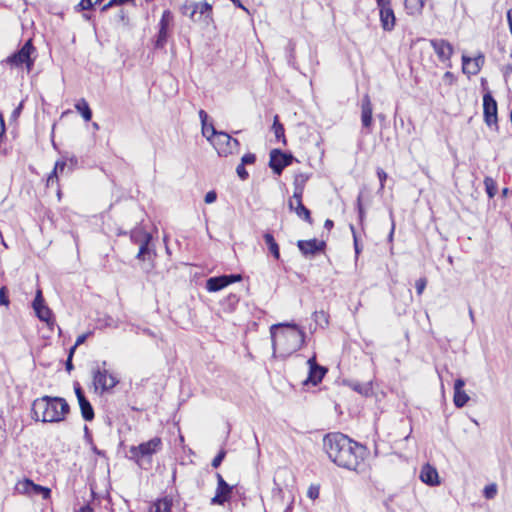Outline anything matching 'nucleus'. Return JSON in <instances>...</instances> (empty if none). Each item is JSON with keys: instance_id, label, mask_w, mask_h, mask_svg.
Masks as SVG:
<instances>
[{"instance_id": "1", "label": "nucleus", "mask_w": 512, "mask_h": 512, "mask_svg": "<svg viewBox=\"0 0 512 512\" xmlns=\"http://www.w3.org/2000/svg\"><path fill=\"white\" fill-rule=\"evenodd\" d=\"M323 449L333 463L352 471H358L367 456L365 446L340 432L326 434Z\"/></svg>"}, {"instance_id": "2", "label": "nucleus", "mask_w": 512, "mask_h": 512, "mask_svg": "<svg viewBox=\"0 0 512 512\" xmlns=\"http://www.w3.org/2000/svg\"><path fill=\"white\" fill-rule=\"evenodd\" d=\"M272 347L274 352L285 350L297 352L305 341L304 331L295 323H277L270 327Z\"/></svg>"}, {"instance_id": "3", "label": "nucleus", "mask_w": 512, "mask_h": 512, "mask_svg": "<svg viewBox=\"0 0 512 512\" xmlns=\"http://www.w3.org/2000/svg\"><path fill=\"white\" fill-rule=\"evenodd\" d=\"M31 410L36 421L59 423L69 414L70 406L62 397L45 395L33 401Z\"/></svg>"}, {"instance_id": "4", "label": "nucleus", "mask_w": 512, "mask_h": 512, "mask_svg": "<svg viewBox=\"0 0 512 512\" xmlns=\"http://www.w3.org/2000/svg\"><path fill=\"white\" fill-rule=\"evenodd\" d=\"M35 52L32 40H27L24 45L15 53L10 55L5 61L11 66L20 67L25 65L28 72L34 66V58L31 56Z\"/></svg>"}, {"instance_id": "5", "label": "nucleus", "mask_w": 512, "mask_h": 512, "mask_svg": "<svg viewBox=\"0 0 512 512\" xmlns=\"http://www.w3.org/2000/svg\"><path fill=\"white\" fill-rule=\"evenodd\" d=\"M162 446V439L160 437H154L138 446H131L129 449L130 458L139 464L141 459L151 458L152 455L159 452Z\"/></svg>"}, {"instance_id": "6", "label": "nucleus", "mask_w": 512, "mask_h": 512, "mask_svg": "<svg viewBox=\"0 0 512 512\" xmlns=\"http://www.w3.org/2000/svg\"><path fill=\"white\" fill-rule=\"evenodd\" d=\"M131 241L139 245V251L137 253V259L146 260L150 259L152 255H155L154 251L150 248L152 235L146 232L143 228H134L130 233Z\"/></svg>"}, {"instance_id": "7", "label": "nucleus", "mask_w": 512, "mask_h": 512, "mask_svg": "<svg viewBox=\"0 0 512 512\" xmlns=\"http://www.w3.org/2000/svg\"><path fill=\"white\" fill-rule=\"evenodd\" d=\"M118 382L119 380L106 369V362H103L101 366L98 365L93 370V384L95 389H100L102 393L114 388Z\"/></svg>"}, {"instance_id": "8", "label": "nucleus", "mask_w": 512, "mask_h": 512, "mask_svg": "<svg viewBox=\"0 0 512 512\" xmlns=\"http://www.w3.org/2000/svg\"><path fill=\"white\" fill-rule=\"evenodd\" d=\"M211 143L219 156H228L229 154H232L239 146L237 139L232 138L229 134L222 131H220L213 138Z\"/></svg>"}, {"instance_id": "9", "label": "nucleus", "mask_w": 512, "mask_h": 512, "mask_svg": "<svg viewBox=\"0 0 512 512\" xmlns=\"http://www.w3.org/2000/svg\"><path fill=\"white\" fill-rule=\"evenodd\" d=\"M379 8L380 22L384 31H392L395 27L396 17L392 9L391 0H376Z\"/></svg>"}, {"instance_id": "10", "label": "nucleus", "mask_w": 512, "mask_h": 512, "mask_svg": "<svg viewBox=\"0 0 512 512\" xmlns=\"http://www.w3.org/2000/svg\"><path fill=\"white\" fill-rule=\"evenodd\" d=\"M307 364L309 366V371L307 378L303 381V385L316 386L322 381L323 377L325 376L328 370L326 367L319 365L317 363L316 354H314L311 358L307 360Z\"/></svg>"}, {"instance_id": "11", "label": "nucleus", "mask_w": 512, "mask_h": 512, "mask_svg": "<svg viewBox=\"0 0 512 512\" xmlns=\"http://www.w3.org/2000/svg\"><path fill=\"white\" fill-rule=\"evenodd\" d=\"M293 155L284 153L279 149H274L270 152L269 167L277 175H280L283 169L289 166L293 161Z\"/></svg>"}, {"instance_id": "12", "label": "nucleus", "mask_w": 512, "mask_h": 512, "mask_svg": "<svg viewBox=\"0 0 512 512\" xmlns=\"http://www.w3.org/2000/svg\"><path fill=\"white\" fill-rule=\"evenodd\" d=\"M242 279L240 274L222 275L211 277L206 281V289L209 292H217L228 285L238 282Z\"/></svg>"}, {"instance_id": "13", "label": "nucleus", "mask_w": 512, "mask_h": 512, "mask_svg": "<svg viewBox=\"0 0 512 512\" xmlns=\"http://www.w3.org/2000/svg\"><path fill=\"white\" fill-rule=\"evenodd\" d=\"M185 14H189V17L193 21H198L202 16L206 19L212 20V6L207 2H196L189 6L184 7Z\"/></svg>"}, {"instance_id": "14", "label": "nucleus", "mask_w": 512, "mask_h": 512, "mask_svg": "<svg viewBox=\"0 0 512 512\" xmlns=\"http://www.w3.org/2000/svg\"><path fill=\"white\" fill-rule=\"evenodd\" d=\"M74 391L81 410V415L85 421H92L95 417L94 409L90 401L86 398L85 393L78 382L74 383Z\"/></svg>"}, {"instance_id": "15", "label": "nucleus", "mask_w": 512, "mask_h": 512, "mask_svg": "<svg viewBox=\"0 0 512 512\" xmlns=\"http://www.w3.org/2000/svg\"><path fill=\"white\" fill-rule=\"evenodd\" d=\"M172 14L170 11L166 10L163 12L160 22H159V32L155 41V48H164L168 39V29L172 22Z\"/></svg>"}, {"instance_id": "16", "label": "nucleus", "mask_w": 512, "mask_h": 512, "mask_svg": "<svg viewBox=\"0 0 512 512\" xmlns=\"http://www.w3.org/2000/svg\"><path fill=\"white\" fill-rule=\"evenodd\" d=\"M217 489L216 494L212 498L211 503L217 505H223L226 501L229 500L230 494L232 492V486H230L221 476V474L217 473Z\"/></svg>"}, {"instance_id": "17", "label": "nucleus", "mask_w": 512, "mask_h": 512, "mask_svg": "<svg viewBox=\"0 0 512 512\" xmlns=\"http://www.w3.org/2000/svg\"><path fill=\"white\" fill-rule=\"evenodd\" d=\"M430 44L441 62H450L454 49L448 41L444 39H432L430 40Z\"/></svg>"}, {"instance_id": "18", "label": "nucleus", "mask_w": 512, "mask_h": 512, "mask_svg": "<svg viewBox=\"0 0 512 512\" xmlns=\"http://www.w3.org/2000/svg\"><path fill=\"white\" fill-rule=\"evenodd\" d=\"M297 247L304 256H314L319 252L324 251L326 243L317 239L299 240Z\"/></svg>"}, {"instance_id": "19", "label": "nucleus", "mask_w": 512, "mask_h": 512, "mask_svg": "<svg viewBox=\"0 0 512 512\" xmlns=\"http://www.w3.org/2000/svg\"><path fill=\"white\" fill-rule=\"evenodd\" d=\"M484 118L487 125L497 123V102L490 93L483 96Z\"/></svg>"}, {"instance_id": "20", "label": "nucleus", "mask_w": 512, "mask_h": 512, "mask_svg": "<svg viewBox=\"0 0 512 512\" xmlns=\"http://www.w3.org/2000/svg\"><path fill=\"white\" fill-rule=\"evenodd\" d=\"M33 308L37 317L41 321L49 322L51 318V310L44 304L41 290H38L33 301Z\"/></svg>"}, {"instance_id": "21", "label": "nucleus", "mask_w": 512, "mask_h": 512, "mask_svg": "<svg viewBox=\"0 0 512 512\" xmlns=\"http://www.w3.org/2000/svg\"><path fill=\"white\" fill-rule=\"evenodd\" d=\"M420 479L423 483L429 486H436L440 484L437 469L430 464H425L420 471Z\"/></svg>"}, {"instance_id": "22", "label": "nucleus", "mask_w": 512, "mask_h": 512, "mask_svg": "<svg viewBox=\"0 0 512 512\" xmlns=\"http://www.w3.org/2000/svg\"><path fill=\"white\" fill-rule=\"evenodd\" d=\"M465 386V381L462 378H459L454 383V404L458 408L464 407L467 402L469 401V396L467 393L463 390V387Z\"/></svg>"}, {"instance_id": "23", "label": "nucleus", "mask_w": 512, "mask_h": 512, "mask_svg": "<svg viewBox=\"0 0 512 512\" xmlns=\"http://www.w3.org/2000/svg\"><path fill=\"white\" fill-rule=\"evenodd\" d=\"M290 210L295 211L297 216L309 224L312 223L311 213L308 208H306L302 203V197L293 198V200L289 201Z\"/></svg>"}, {"instance_id": "24", "label": "nucleus", "mask_w": 512, "mask_h": 512, "mask_svg": "<svg viewBox=\"0 0 512 512\" xmlns=\"http://www.w3.org/2000/svg\"><path fill=\"white\" fill-rule=\"evenodd\" d=\"M463 62V72L470 75H476L480 69L481 65L484 63V58L482 56L471 59L467 56L462 57Z\"/></svg>"}, {"instance_id": "25", "label": "nucleus", "mask_w": 512, "mask_h": 512, "mask_svg": "<svg viewBox=\"0 0 512 512\" xmlns=\"http://www.w3.org/2000/svg\"><path fill=\"white\" fill-rule=\"evenodd\" d=\"M309 176L304 173H298L294 177V192H293V198H299L303 196L304 188L306 185V182L308 181Z\"/></svg>"}, {"instance_id": "26", "label": "nucleus", "mask_w": 512, "mask_h": 512, "mask_svg": "<svg viewBox=\"0 0 512 512\" xmlns=\"http://www.w3.org/2000/svg\"><path fill=\"white\" fill-rule=\"evenodd\" d=\"M30 488H33L34 490H41L45 492V495H49L50 493V490L48 488L36 485L30 479H24L23 481L18 482L16 485V490L20 493H26L29 491Z\"/></svg>"}, {"instance_id": "27", "label": "nucleus", "mask_w": 512, "mask_h": 512, "mask_svg": "<svg viewBox=\"0 0 512 512\" xmlns=\"http://www.w3.org/2000/svg\"><path fill=\"white\" fill-rule=\"evenodd\" d=\"M66 168V162L65 161H57L55 163L53 171L50 173V175L47 178V187L52 186L54 183L58 182V175L62 174Z\"/></svg>"}, {"instance_id": "28", "label": "nucleus", "mask_w": 512, "mask_h": 512, "mask_svg": "<svg viewBox=\"0 0 512 512\" xmlns=\"http://www.w3.org/2000/svg\"><path fill=\"white\" fill-rule=\"evenodd\" d=\"M263 238H264V241H265L270 253L273 255V257L275 259H279L280 258V249H279L277 242L274 239V236L271 233H265Z\"/></svg>"}, {"instance_id": "29", "label": "nucleus", "mask_w": 512, "mask_h": 512, "mask_svg": "<svg viewBox=\"0 0 512 512\" xmlns=\"http://www.w3.org/2000/svg\"><path fill=\"white\" fill-rule=\"evenodd\" d=\"M75 109L81 114L85 121H90L92 119V111L88 102L84 98H81L75 104Z\"/></svg>"}, {"instance_id": "30", "label": "nucleus", "mask_w": 512, "mask_h": 512, "mask_svg": "<svg viewBox=\"0 0 512 512\" xmlns=\"http://www.w3.org/2000/svg\"><path fill=\"white\" fill-rule=\"evenodd\" d=\"M312 318L315 322V329L317 327L324 329L329 324V315L323 310L315 311L312 315Z\"/></svg>"}, {"instance_id": "31", "label": "nucleus", "mask_w": 512, "mask_h": 512, "mask_svg": "<svg viewBox=\"0 0 512 512\" xmlns=\"http://www.w3.org/2000/svg\"><path fill=\"white\" fill-rule=\"evenodd\" d=\"M424 5L425 0H405V8L411 15L421 13Z\"/></svg>"}, {"instance_id": "32", "label": "nucleus", "mask_w": 512, "mask_h": 512, "mask_svg": "<svg viewBox=\"0 0 512 512\" xmlns=\"http://www.w3.org/2000/svg\"><path fill=\"white\" fill-rule=\"evenodd\" d=\"M172 501L168 498L157 500L153 504L154 512H171Z\"/></svg>"}, {"instance_id": "33", "label": "nucleus", "mask_w": 512, "mask_h": 512, "mask_svg": "<svg viewBox=\"0 0 512 512\" xmlns=\"http://www.w3.org/2000/svg\"><path fill=\"white\" fill-rule=\"evenodd\" d=\"M272 129L277 140L282 139L283 143H285L284 126L280 123L278 115L274 116Z\"/></svg>"}, {"instance_id": "34", "label": "nucleus", "mask_w": 512, "mask_h": 512, "mask_svg": "<svg viewBox=\"0 0 512 512\" xmlns=\"http://www.w3.org/2000/svg\"><path fill=\"white\" fill-rule=\"evenodd\" d=\"M484 185H485V190H486L488 197L490 199L493 198L497 193L496 181L493 178L487 176L484 179Z\"/></svg>"}, {"instance_id": "35", "label": "nucleus", "mask_w": 512, "mask_h": 512, "mask_svg": "<svg viewBox=\"0 0 512 512\" xmlns=\"http://www.w3.org/2000/svg\"><path fill=\"white\" fill-rule=\"evenodd\" d=\"M212 123H203L202 125V134L207 138L208 141L212 142L213 138L219 133Z\"/></svg>"}, {"instance_id": "36", "label": "nucleus", "mask_w": 512, "mask_h": 512, "mask_svg": "<svg viewBox=\"0 0 512 512\" xmlns=\"http://www.w3.org/2000/svg\"><path fill=\"white\" fill-rule=\"evenodd\" d=\"M352 388H353V390H355L356 392H358L364 396H368L372 391L371 385L369 383H366V384L356 383V384H353Z\"/></svg>"}, {"instance_id": "37", "label": "nucleus", "mask_w": 512, "mask_h": 512, "mask_svg": "<svg viewBox=\"0 0 512 512\" xmlns=\"http://www.w3.org/2000/svg\"><path fill=\"white\" fill-rule=\"evenodd\" d=\"M497 494V485L496 484H490L485 486L483 495L487 499H493Z\"/></svg>"}, {"instance_id": "38", "label": "nucleus", "mask_w": 512, "mask_h": 512, "mask_svg": "<svg viewBox=\"0 0 512 512\" xmlns=\"http://www.w3.org/2000/svg\"><path fill=\"white\" fill-rule=\"evenodd\" d=\"M361 112H373L371 99L368 94H365L362 98Z\"/></svg>"}, {"instance_id": "39", "label": "nucleus", "mask_w": 512, "mask_h": 512, "mask_svg": "<svg viewBox=\"0 0 512 512\" xmlns=\"http://www.w3.org/2000/svg\"><path fill=\"white\" fill-rule=\"evenodd\" d=\"M10 304V300L8 297V290L6 286H2L0 288V306L8 307Z\"/></svg>"}, {"instance_id": "40", "label": "nucleus", "mask_w": 512, "mask_h": 512, "mask_svg": "<svg viewBox=\"0 0 512 512\" xmlns=\"http://www.w3.org/2000/svg\"><path fill=\"white\" fill-rule=\"evenodd\" d=\"M93 333L92 332H87V333H84V334H81L77 337L76 339V342L75 344L69 349L68 352H75L76 348L81 345L82 343H84L86 341V339L88 337H90Z\"/></svg>"}, {"instance_id": "41", "label": "nucleus", "mask_w": 512, "mask_h": 512, "mask_svg": "<svg viewBox=\"0 0 512 512\" xmlns=\"http://www.w3.org/2000/svg\"><path fill=\"white\" fill-rule=\"evenodd\" d=\"M372 113L373 112H361V122L363 127L370 128L372 125Z\"/></svg>"}, {"instance_id": "42", "label": "nucleus", "mask_w": 512, "mask_h": 512, "mask_svg": "<svg viewBox=\"0 0 512 512\" xmlns=\"http://www.w3.org/2000/svg\"><path fill=\"white\" fill-rule=\"evenodd\" d=\"M356 205H357L359 220H360V222H363L364 217H365V210H364V207L362 204V192H360L357 197Z\"/></svg>"}, {"instance_id": "43", "label": "nucleus", "mask_w": 512, "mask_h": 512, "mask_svg": "<svg viewBox=\"0 0 512 512\" xmlns=\"http://www.w3.org/2000/svg\"><path fill=\"white\" fill-rule=\"evenodd\" d=\"M427 285V279L425 277L419 278L415 283L417 294L420 296L424 292Z\"/></svg>"}, {"instance_id": "44", "label": "nucleus", "mask_w": 512, "mask_h": 512, "mask_svg": "<svg viewBox=\"0 0 512 512\" xmlns=\"http://www.w3.org/2000/svg\"><path fill=\"white\" fill-rule=\"evenodd\" d=\"M350 229H351V232H352V235H353L354 249H355V254H356V257H357L360 254V252L362 250V247L359 244V241H358V238H357L354 226L350 225Z\"/></svg>"}, {"instance_id": "45", "label": "nucleus", "mask_w": 512, "mask_h": 512, "mask_svg": "<svg viewBox=\"0 0 512 512\" xmlns=\"http://www.w3.org/2000/svg\"><path fill=\"white\" fill-rule=\"evenodd\" d=\"M226 452L224 450H221L212 460V467L217 468L221 465L223 459L225 458Z\"/></svg>"}, {"instance_id": "46", "label": "nucleus", "mask_w": 512, "mask_h": 512, "mask_svg": "<svg viewBox=\"0 0 512 512\" xmlns=\"http://www.w3.org/2000/svg\"><path fill=\"white\" fill-rule=\"evenodd\" d=\"M377 176H378L379 181H380L379 191H382L384 189L385 181L387 179V173L382 168H378L377 169Z\"/></svg>"}, {"instance_id": "47", "label": "nucleus", "mask_w": 512, "mask_h": 512, "mask_svg": "<svg viewBox=\"0 0 512 512\" xmlns=\"http://www.w3.org/2000/svg\"><path fill=\"white\" fill-rule=\"evenodd\" d=\"M236 173L241 180H246L249 176L247 170L245 169V165L240 163L236 168Z\"/></svg>"}, {"instance_id": "48", "label": "nucleus", "mask_w": 512, "mask_h": 512, "mask_svg": "<svg viewBox=\"0 0 512 512\" xmlns=\"http://www.w3.org/2000/svg\"><path fill=\"white\" fill-rule=\"evenodd\" d=\"M255 161H256V156L253 153H247V154L243 155V157L241 158V163L243 165H250V164L255 163Z\"/></svg>"}, {"instance_id": "49", "label": "nucleus", "mask_w": 512, "mask_h": 512, "mask_svg": "<svg viewBox=\"0 0 512 512\" xmlns=\"http://www.w3.org/2000/svg\"><path fill=\"white\" fill-rule=\"evenodd\" d=\"M455 80H456V78H455V76H454V74H453L452 72L447 71V72H445V73H444V75H443V81H444L446 84H448V85H452V84H454Z\"/></svg>"}, {"instance_id": "50", "label": "nucleus", "mask_w": 512, "mask_h": 512, "mask_svg": "<svg viewBox=\"0 0 512 512\" xmlns=\"http://www.w3.org/2000/svg\"><path fill=\"white\" fill-rule=\"evenodd\" d=\"M216 199H217V193L214 190H212V191H209L206 193L204 201L207 204H211V203L215 202Z\"/></svg>"}, {"instance_id": "51", "label": "nucleus", "mask_w": 512, "mask_h": 512, "mask_svg": "<svg viewBox=\"0 0 512 512\" xmlns=\"http://www.w3.org/2000/svg\"><path fill=\"white\" fill-rule=\"evenodd\" d=\"M93 5L92 0H81L77 7H79L80 10H89Z\"/></svg>"}, {"instance_id": "52", "label": "nucleus", "mask_w": 512, "mask_h": 512, "mask_svg": "<svg viewBox=\"0 0 512 512\" xmlns=\"http://www.w3.org/2000/svg\"><path fill=\"white\" fill-rule=\"evenodd\" d=\"M307 496L314 500L316 498H318L319 496V488L318 487H314V486H311L309 489H308V492H307Z\"/></svg>"}, {"instance_id": "53", "label": "nucleus", "mask_w": 512, "mask_h": 512, "mask_svg": "<svg viewBox=\"0 0 512 512\" xmlns=\"http://www.w3.org/2000/svg\"><path fill=\"white\" fill-rule=\"evenodd\" d=\"M136 333H137V334L142 333V334H144V335H148V336H150V337H155V336H156V335H155V333H154L151 329H149V328H140V327H137Z\"/></svg>"}, {"instance_id": "54", "label": "nucleus", "mask_w": 512, "mask_h": 512, "mask_svg": "<svg viewBox=\"0 0 512 512\" xmlns=\"http://www.w3.org/2000/svg\"><path fill=\"white\" fill-rule=\"evenodd\" d=\"M23 109V102H21L12 112V117L17 118Z\"/></svg>"}, {"instance_id": "55", "label": "nucleus", "mask_w": 512, "mask_h": 512, "mask_svg": "<svg viewBox=\"0 0 512 512\" xmlns=\"http://www.w3.org/2000/svg\"><path fill=\"white\" fill-rule=\"evenodd\" d=\"M74 354H68V359L66 361V369L68 372H70L72 369H73V365H72V357H73Z\"/></svg>"}, {"instance_id": "56", "label": "nucleus", "mask_w": 512, "mask_h": 512, "mask_svg": "<svg viewBox=\"0 0 512 512\" xmlns=\"http://www.w3.org/2000/svg\"><path fill=\"white\" fill-rule=\"evenodd\" d=\"M199 117H200L202 125H203V123H207L208 115L204 110L199 111Z\"/></svg>"}, {"instance_id": "57", "label": "nucleus", "mask_w": 512, "mask_h": 512, "mask_svg": "<svg viewBox=\"0 0 512 512\" xmlns=\"http://www.w3.org/2000/svg\"><path fill=\"white\" fill-rule=\"evenodd\" d=\"M92 451L97 454L98 456L105 457L106 453L103 450H99L95 445H92L91 447Z\"/></svg>"}, {"instance_id": "58", "label": "nucleus", "mask_w": 512, "mask_h": 512, "mask_svg": "<svg viewBox=\"0 0 512 512\" xmlns=\"http://www.w3.org/2000/svg\"><path fill=\"white\" fill-rule=\"evenodd\" d=\"M512 73V65H506L503 68V75L505 78H507Z\"/></svg>"}, {"instance_id": "59", "label": "nucleus", "mask_w": 512, "mask_h": 512, "mask_svg": "<svg viewBox=\"0 0 512 512\" xmlns=\"http://www.w3.org/2000/svg\"><path fill=\"white\" fill-rule=\"evenodd\" d=\"M113 6H116L115 3H112V0H110L108 3H106L105 5H103V7L101 8V11L102 12H105L107 11L109 8L113 7Z\"/></svg>"}, {"instance_id": "60", "label": "nucleus", "mask_w": 512, "mask_h": 512, "mask_svg": "<svg viewBox=\"0 0 512 512\" xmlns=\"http://www.w3.org/2000/svg\"><path fill=\"white\" fill-rule=\"evenodd\" d=\"M334 226V222L330 219H327L324 223V227L328 230L332 229Z\"/></svg>"}, {"instance_id": "61", "label": "nucleus", "mask_w": 512, "mask_h": 512, "mask_svg": "<svg viewBox=\"0 0 512 512\" xmlns=\"http://www.w3.org/2000/svg\"><path fill=\"white\" fill-rule=\"evenodd\" d=\"M79 512H94L93 508L89 505H85L80 508Z\"/></svg>"}, {"instance_id": "62", "label": "nucleus", "mask_w": 512, "mask_h": 512, "mask_svg": "<svg viewBox=\"0 0 512 512\" xmlns=\"http://www.w3.org/2000/svg\"><path fill=\"white\" fill-rule=\"evenodd\" d=\"M133 0H112V3H115L116 5H123L128 2H132Z\"/></svg>"}, {"instance_id": "63", "label": "nucleus", "mask_w": 512, "mask_h": 512, "mask_svg": "<svg viewBox=\"0 0 512 512\" xmlns=\"http://www.w3.org/2000/svg\"><path fill=\"white\" fill-rule=\"evenodd\" d=\"M237 7L245 9L240 0H231Z\"/></svg>"}, {"instance_id": "64", "label": "nucleus", "mask_w": 512, "mask_h": 512, "mask_svg": "<svg viewBox=\"0 0 512 512\" xmlns=\"http://www.w3.org/2000/svg\"><path fill=\"white\" fill-rule=\"evenodd\" d=\"M469 315H470L471 320L474 321V314L471 309L469 310Z\"/></svg>"}]
</instances>
